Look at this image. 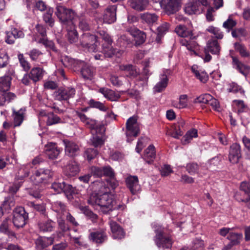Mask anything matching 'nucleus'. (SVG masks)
Here are the masks:
<instances>
[{
	"label": "nucleus",
	"mask_w": 250,
	"mask_h": 250,
	"mask_svg": "<svg viewBox=\"0 0 250 250\" xmlns=\"http://www.w3.org/2000/svg\"><path fill=\"white\" fill-rule=\"evenodd\" d=\"M87 202L93 207L99 206L101 211L104 214H107L113 210L122 211L126 208L124 204L118 203L114 200L113 195L107 192L101 195L92 194Z\"/></svg>",
	"instance_id": "1"
},
{
	"label": "nucleus",
	"mask_w": 250,
	"mask_h": 250,
	"mask_svg": "<svg viewBox=\"0 0 250 250\" xmlns=\"http://www.w3.org/2000/svg\"><path fill=\"white\" fill-rule=\"evenodd\" d=\"M152 227L155 233L153 240L156 245L159 248L170 249L174 242L172 230L156 223L152 224Z\"/></svg>",
	"instance_id": "2"
},
{
	"label": "nucleus",
	"mask_w": 250,
	"mask_h": 250,
	"mask_svg": "<svg viewBox=\"0 0 250 250\" xmlns=\"http://www.w3.org/2000/svg\"><path fill=\"white\" fill-rule=\"evenodd\" d=\"M176 33L179 36L182 37L180 41V42L182 46H185L187 49L196 54L195 50L196 49L198 44L193 39L195 36H193L192 32L191 30L184 25H179L175 29Z\"/></svg>",
	"instance_id": "3"
},
{
	"label": "nucleus",
	"mask_w": 250,
	"mask_h": 250,
	"mask_svg": "<svg viewBox=\"0 0 250 250\" xmlns=\"http://www.w3.org/2000/svg\"><path fill=\"white\" fill-rule=\"evenodd\" d=\"M11 78L6 76L0 78V105L4 104L6 102H10L16 98L14 93L7 92L11 85Z\"/></svg>",
	"instance_id": "4"
},
{
	"label": "nucleus",
	"mask_w": 250,
	"mask_h": 250,
	"mask_svg": "<svg viewBox=\"0 0 250 250\" xmlns=\"http://www.w3.org/2000/svg\"><path fill=\"white\" fill-rule=\"evenodd\" d=\"M55 15L59 21L63 24L73 23L75 16V12L71 9L67 8L61 3H57L56 6Z\"/></svg>",
	"instance_id": "5"
},
{
	"label": "nucleus",
	"mask_w": 250,
	"mask_h": 250,
	"mask_svg": "<svg viewBox=\"0 0 250 250\" xmlns=\"http://www.w3.org/2000/svg\"><path fill=\"white\" fill-rule=\"evenodd\" d=\"M99 44L97 37L89 33L83 34L80 38L79 46L89 51L95 52Z\"/></svg>",
	"instance_id": "6"
},
{
	"label": "nucleus",
	"mask_w": 250,
	"mask_h": 250,
	"mask_svg": "<svg viewBox=\"0 0 250 250\" xmlns=\"http://www.w3.org/2000/svg\"><path fill=\"white\" fill-rule=\"evenodd\" d=\"M28 219V213L22 207L16 208L13 212V223L17 228L23 227Z\"/></svg>",
	"instance_id": "7"
},
{
	"label": "nucleus",
	"mask_w": 250,
	"mask_h": 250,
	"mask_svg": "<svg viewBox=\"0 0 250 250\" xmlns=\"http://www.w3.org/2000/svg\"><path fill=\"white\" fill-rule=\"evenodd\" d=\"M220 46L217 40H209L204 48L205 57L203 58L204 61L205 62H209L212 59V57L209 54V53L214 55H218L220 53Z\"/></svg>",
	"instance_id": "8"
},
{
	"label": "nucleus",
	"mask_w": 250,
	"mask_h": 250,
	"mask_svg": "<svg viewBox=\"0 0 250 250\" xmlns=\"http://www.w3.org/2000/svg\"><path fill=\"white\" fill-rule=\"evenodd\" d=\"M126 135L127 141L129 142V137H137L140 132L139 125L137 123V117L133 116L128 118L126 122Z\"/></svg>",
	"instance_id": "9"
},
{
	"label": "nucleus",
	"mask_w": 250,
	"mask_h": 250,
	"mask_svg": "<svg viewBox=\"0 0 250 250\" xmlns=\"http://www.w3.org/2000/svg\"><path fill=\"white\" fill-rule=\"evenodd\" d=\"M53 175V172L50 169L41 168L35 171L31 178L35 184H38L48 180Z\"/></svg>",
	"instance_id": "10"
},
{
	"label": "nucleus",
	"mask_w": 250,
	"mask_h": 250,
	"mask_svg": "<svg viewBox=\"0 0 250 250\" xmlns=\"http://www.w3.org/2000/svg\"><path fill=\"white\" fill-rule=\"evenodd\" d=\"M242 157L241 147L239 144L233 143L229 148L228 160L232 164H237Z\"/></svg>",
	"instance_id": "11"
},
{
	"label": "nucleus",
	"mask_w": 250,
	"mask_h": 250,
	"mask_svg": "<svg viewBox=\"0 0 250 250\" xmlns=\"http://www.w3.org/2000/svg\"><path fill=\"white\" fill-rule=\"evenodd\" d=\"M88 239L90 241L97 244H101L104 243L107 239L105 229H99L90 230Z\"/></svg>",
	"instance_id": "12"
},
{
	"label": "nucleus",
	"mask_w": 250,
	"mask_h": 250,
	"mask_svg": "<svg viewBox=\"0 0 250 250\" xmlns=\"http://www.w3.org/2000/svg\"><path fill=\"white\" fill-rule=\"evenodd\" d=\"M181 0H161V6L168 15L173 14L178 11Z\"/></svg>",
	"instance_id": "13"
},
{
	"label": "nucleus",
	"mask_w": 250,
	"mask_h": 250,
	"mask_svg": "<svg viewBox=\"0 0 250 250\" xmlns=\"http://www.w3.org/2000/svg\"><path fill=\"white\" fill-rule=\"evenodd\" d=\"M76 90L72 87L59 88L54 93L55 98L58 101H67L74 98Z\"/></svg>",
	"instance_id": "14"
},
{
	"label": "nucleus",
	"mask_w": 250,
	"mask_h": 250,
	"mask_svg": "<svg viewBox=\"0 0 250 250\" xmlns=\"http://www.w3.org/2000/svg\"><path fill=\"white\" fill-rule=\"evenodd\" d=\"M65 146V154L70 157H74L79 154L80 148L79 146L73 141L65 139L63 141Z\"/></svg>",
	"instance_id": "15"
},
{
	"label": "nucleus",
	"mask_w": 250,
	"mask_h": 250,
	"mask_svg": "<svg viewBox=\"0 0 250 250\" xmlns=\"http://www.w3.org/2000/svg\"><path fill=\"white\" fill-rule=\"evenodd\" d=\"M125 184L131 193L135 195L141 190L140 185L139 184V180L137 176L129 175L125 179Z\"/></svg>",
	"instance_id": "16"
},
{
	"label": "nucleus",
	"mask_w": 250,
	"mask_h": 250,
	"mask_svg": "<svg viewBox=\"0 0 250 250\" xmlns=\"http://www.w3.org/2000/svg\"><path fill=\"white\" fill-rule=\"evenodd\" d=\"M54 237H39L35 241V248L37 250H43L49 246L53 244Z\"/></svg>",
	"instance_id": "17"
},
{
	"label": "nucleus",
	"mask_w": 250,
	"mask_h": 250,
	"mask_svg": "<svg viewBox=\"0 0 250 250\" xmlns=\"http://www.w3.org/2000/svg\"><path fill=\"white\" fill-rule=\"evenodd\" d=\"M116 9L117 7L115 5H110L107 7L103 15L104 22L110 24L116 21Z\"/></svg>",
	"instance_id": "18"
},
{
	"label": "nucleus",
	"mask_w": 250,
	"mask_h": 250,
	"mask_svg": "<svg viewBox=\"0 0 250 250\" xmlns=\"http://www.w3.org/2000/svg\"><path fill=\"white\" fill-rule=\"evenodd\" d=\"M109 225L114 239H121L125 237V233L124 229L117 222L111 220Z\"/></svg>",
	"instance_id": "19"
},
{
	"label": "nucleus",
	"mask_w": 250,
	"mask_h": 250,
	"mask_svg": "<svg viewBox=\"0 0 250 250\" xmlns=\"http://www.w3.org/2000/svg\"><path fill=\"white\" fill-rule=\"evenodd\" d=\"M24 37L23 32L15 28H12L10 31L6 32L5 42L8 44H13L15 40Z\"/></svg>",
	"instance_id": "20"
},
{
	"label": "nucleus",
	"mask_w": 250,
	"mask_h": 250,
	"mask_svg": "<svg viewBox=\"0 0 250 250\" xmlns=\"http://www.w3.org/2000/svg\"><path fill=\"white\" fill-rule=\"evenodd\" d=\"M61 62L62 64L69 69L77 70L80 67L82 62L79 60L72 59L68 56H65L62 58Z\"/></svg>",
	"instance_id": "21"
},
{
	"label": "nucleus",
	"mask_w": 250,
	"mask_h": 250,
	"mask_svg": "<svg viewBox=\"0 0 250 250\" xmlns=\"http://www.w3.org/2000/svg\"><path fill=\"white\" fill-rule=\"evenodd\" d=\"M102 52L105 57L111 58L115 55L117 57H120L123 53V51L113 48L111 45H106L103 43Z\"/></svg>",
	"instance_id": "22"
},
{
	"label": "nucleus",
	"mask_w": 250,
	"mask_h": 250,
	"mask_svg": "<svg viewBox=\"0 0 250 250\" xmlns=\"http://www.w3.org/2000/svg\"><path fill=\"white\" fill-rule=\"evenodd\" d=\"M55 225L56 223L50 219L44 221H40L38 223L40 231L42 232H52L54 230Z\"/></svg>",
	"instance_id": "23"
},
{
	"label": "nucleus",
	"mask_w": 250,
	"mask_h": 250,
	"mask_svg": "<svg viewBox=\"0 0 250 250\" xmlns=\"http://www.w3.org/2000/svg\"><path fill=\"white\" fill-rule=\"evenodd\" d=\"M79 171V165L75 161L70 162L64 169V173L68 177L75 176Z\"/></svg>",
	"instance_id": "24"
},
{
	"label": "nucleus",
	"mask_w": 250,
	"mask_h": 250,
	"mask_svg": "<svg viewBox=\"0 0 250 250\" xmlns=\"http://www.w3.org/2000/svg\"><path fill=\"white\" fill-rule=\"evenodd\" d=\"M203 11V8L194 0L186 4L185 7V12L188 15L200 14Z\"/></svg>",
	"instance_id": "25"
},
{
	"label": "nucleus",
	"mask_w": 250,
	"mask_h": 250,
	"mask_svg": "<svg viewBox=\"0 0 250 250\" xmlns=\"http://www.w3.org/2000/svg\"><path fill=\"white\" fill-rule=\"evenodd\" d=\"M191 70L195 77L201 82L206 83L208 81V74L204 70L200 69L198 65H193L191 68Z\"/></svg>",
	"instance_id": "26"
},
{
	"label": "nucleus",
	"mask_w": 250,
	"mask_h": 250,
	"mask_svg": "<svg viewBox=\"0 0 250 250\" xmlns=\"http://www.w3.org/2000/svg\"><path fill=\"white\" fill-rule=\"evenodd\" d=\"M130 7L138 11L145 10L148 5V0H128Z\"/></svg>",
	"instance_id": "27"
},
{
	"label": "nucleus",
	"mask_w": 250,
	"mask_h": 250,
	"mask_svg": "<svg viewBox=\"0 0 250 250\" xmlns=\"http://www.w3.org/2000/svg\"><path fill=\"white\" fill-rule=\"evenodd\" d=\"M45 71L40 67H33L29 73L31 80L35 83L41 80L44 75Z\"/></svg>",
	"instance_id": "28"
},
{
	"label": "nucleus",
	"mask_w": 250,
	"mask_h": 250,
	"mask_svg": "<svg viewBox=\"0 0 250 250\" xmlns=\"http://www.w3.org/2000/svg\"><path fill=\"white\" fill-rule=\"evenodd\" d=\"M57 222L58 229L60 230L58 232V234L63 235L64 233L70 230L69 224L62 218V216H57Z\"/></svg>",
	"instance_id": "29"
},
{
	"label": "nucleus",
	"mask_w": 250,
	"mask_h": 250,
	"mask_svg": "<svg viewBox=\"0 0 250 250\" xmlns=\"http://www.w3.org/2000/svg\"><path fill=\"white\" fill-rule=\"evenodd\" d=\"M12 111V116L14 118V127L20 126L23 121L25 109L21 108L18 111L13 109Z\"/></svg>",
	"instance_id": "30"
},
{
	"label": "nucleus",
	"mask_w": 250,
	"mask_h": 250,
	"mask_svg": "<svg viewBox=\"0 0 250 250\" xmlns=\"http://www.w3.org/2000/svg\"><path fill=\"white\" fill-rule=\"evenodd\" d=\"M141 19L149 26L157 23L159 16L155 13L146 12L141 15Z\"/></svg>",
	"instance_id": "31"
},
{
	"label": "nucleus",
	"mask_w": 250,
	"mask_h": 250,
	"mask_svg": "<svg viewBox=\"0 0 250 250\" xmlns=\"http://www.w3.org/2000/svg\"><path fill=\"white\" fill-rule=\"evenodd\" d=\"M99 91L102 93L105 98L111 101H116L119 98L118 94H116L113 90L107 88H101L99 89Z\"/></svg>",
	"instance_id": "32"
},
{
	"label": "nucleus",
	"mask_w": 250,
	"mask_h": 250,
	"mask_svg": "<svg viewBox=\"0 0 250 250\" xmlns=\"http://www.w3.org/2000/svg\"><path fill=\"white\" fill-rule=\"evenodd\" d=\"M155 148L153 145H149L145 150L144 158L148 164H151L155 158Z\"/></svg>",
	"instance_id": "33"
},
{
	"label": "nucleus",
	"mask_w": 250,
	"mask_h": 250,
	"mask_svg": "<svg viewBox=\"0 0 250 250\" xmlns=\"http://www.w3.org/2000/svg\"><path fill=\"white\" fill-rule=\"evenodd\" d=\"M83 77L87 80H92L95 75L96 71L94 67L89 66H85L81 71Z\"/></svg>",
	"instance_id": "34"
},
{
	"label": "nucleus",
	"mask_w": 250,
	"mask_h": 250,
	"mask_svg": "<svg viewBox=\"0 0 250 250\" xmlns=\"http://www.w3.org/2000/svg\"><path fill=\"white\" fill-rule=\"evenodd\" d=\"M168 79L166 74H163L160 76V81L154 87L155 92H160L164 90L167 85Z\"/></svg>",
	"instance_id": "35"
},
{
	"label": "nucleus",
	"mask_w": 250,
	"mask_h": 250,
	"mask_svg": "<svg viewBox=\"0 0 250 250\" xmlns=\"http://www.w3.org/2000/svg\"><path fill=\"white\" fill-rule=\"evenodd\" d=\"M169 25L167 22H164L157 27V35L155 41L158 43H161V39L164 35L168 31Z\"/></svg>",
	"instance_id": "36"
},
{
	"label": "nucleus",
	"mask_w": 250,
	"mask_h": 250,
	"mask_svg": "<svg viewBox=\"0 0 250 250\" xmlns=\"http://www.w3.org/2000/svg\"><path fill=\"white\" fill-rule=\"evenodd\" d=\"M198 136L197 130L192 128L186 133L182 137L181 142L183 145H187L189 143L193 138H196Z\"/></svg>",
	"instance_id": "37"
},
{
	"label": "nucleus",
	"mask_w": 250,
	"mask_h": 250,
	"mask_svg": "<svg viewBox=\"0 0 250 250\" xmlns=\"http://www.w3.org/2000/svg\"><path fill=\"white\" fill-rule=\"evenodd\" d=\"M52 209L57 213V216H62L67 209L65 205L61 201H56L52 204Z\"/></svg>",
	"instance_id": "38"
},
{
	"label": "nucleus",
	"mask_w": 250,
	"mask_h": 250,
	"mask_svg": "<svg viewBox=\"0 0 250 250\" xmlns=\"http://www.w3.org/2000/svg\"><path fill=\"white\" fill-rule=\"evenodd\" d=\"M46 154L49 159H54L57 158L60 153V150L56 147L55 144L46 146Z\"/></svg>",
	"instance_id": "39"
},
{
	"label": "nucleus",
	"mask_w": 250,
	"mask_h": 250,
	"mask_svg": "<svg viewBox=\"0 0 250 250\" xmlns=\"http://www.w3.org/2000/svg\"><path fill=\"white\" fill-rule=\"evenodd\" d=\"M78 27L82 31H89L90 29V21L84 16L78 18Z\"/></svg>",
	"instance_id": "40"
},
{
	"label": "nucleus",
	"mask_w": 250,
	"mask_h": 250,
	"mask_svg": "<svg viewBox=\"0 0 250 250\" xmlns=\"http://www.w3.org/2000/svg\"><path fill=\"white\" fill-rule=\"evenodd\" d=\"M27 206L33 208V209L38 211L41 214L44 216H47L46 211V206L44 203L40 204H36L33 202H28L26 204Z\"/></svg>",
	"instance_id": "41"
},
{
	"label": "nucleus",
	"mask_w": 250,
	"mask_h": 250,
	"mask_svg": "<svg viewBox=\"0 0 250 250\" xmlns=\"http://www.w3.org/2000/svg\"><path fill=\"white\" fill-rule=\"evenodd\" d=\"M234 47L238 52L241 57L246 58L250 57V53L247 50L246 47L242 43L235 42L234 44Z\"/></svg>",
	"instance_id": "42"
},
{
	"label": "nucleus",
	"mask_w": 250,
	"mask_h": 250,
	"mask_svg": "<svg viewBox=\"0 0 250 250\" xmlns=\"http://www.w3.org/2000/svg\"><path fill=\"white\" fill-rule=\"evenodd\" d=\"M62 216L65 218V220L70 225L77 227L79 224L77 222L75 217L69 212L68 210H67L62 215Z\"/></svg>",
	"instance_id": "43"
},
{
	"label": "nucleus",
	"mask_w": 250,
	"mask_h": 250,
	"mask_svg": "<svg viewBox=\"0 0 250 250\" xmlns=\"http://www.w3.org/2000/svg\"><path fill=\"white\" fill-rule=\"evenodd\" d=\"M187 95H181L179 97V101L172 102V105L179 109L186 107L187 106Z\"/></svg>",
	"instance_id": "44"
},
{
	"label": "nucleus",
	"mask_w": 250,
	"mask_h": 250,
	"mask_svg": "<svg viewBox=\"0 0 250 250\" xmlns=\"http://www.w3.org/2000/svg\"><path fill=\"white\" fill-rule=\"evenodd\" d=\"M18 59L20 64V66L23 70L25 72H28L31 68L30 63L27 61L23 54L19 53L18 55Z\"/></svg>",
	"instance_id": "45"
},
{
	"label": "nucleus",
	"mask_w": 250,
	"mask_h": 250,
	"mask_svg": "<svg viewBox=\"0 0 250 250\" xmlns=\"http://www.w3.org/2000/svg\"><path fill=\"white\" fill-rule=\"evenodd\" d=\"M91 145L95 147H101L104 144L105 137L102 136H97L93 133L92 136L90 139Z\"/></svg>",
	"instance_id": "46"
},
{
	"label": "nucleus",
	"mask_w": 250,
	"mask_h": 250,
	"mask_svg": "<svg viewBox=\"0 0 250 250\" xmlns=\"http://www.w3.org/2000/svg\"><path fill=\"white\" fill-rule=\"evenodd\" d=\"M231 58L233 67L238 70L242 74L246 76V74L244 72V69L246 66L241 62L237 58L233 56H232Z\"/></svg>",
	"instance_id": "47"
},
{
	"label": "nucleus",
	"mask_w": 250,
	"mask_h": 250,
	"mask_svg": "<svg viewBox=\"0 0 250 250\" xmlns=\"http://www.w3.org/2000/svg\"><path fill=\"white\" fill-rule=\"evenodd\" d=\"M53 12V9L52 8H50L48 9L47 12L44 14L43 16V21L50 27H53L54 23V20L52 18V15Z\"/></svg>",
	"instance_id": "48"
},
{
	"label": "nucleus",
	"mask_w": 250,
	"mask_h": 250,
	"mask_svg": "<svg viewBox=\"0 0 250 250\" xmlns=\"http://www.w3.org/2000/svg\"><path fill=\"white\" fill-rule=\"evenodd\" d=\"M105 127L103 124H96L92 130V133L105 137Z\"/></svg>",
	"instance_id": "49"
},
{
	"label": "nucleus",
	"mask_w": 250,
	"mask_h": 250,
	"mask_svg": "<svg viewBox=\"0 0 250 250\" xmlns=\"http://www.w3.org/2000/svg\"><path fill=\"white\" fill-rule=\"evenodd\" d=\"M26 54L28 55L32 61H38L40 57L43 54L41 51L37 48H33L29 51Z\"/></svg>",
	"instance_id": "50"
},
{
	"label": "nucleus",
	"mask_w": 250,
	"mask_h": 250,
	"mask_svg": "<svg viewBox=\"0 0 250 250\" xmlns=\"http://www.w3.org/2000/svg\"><path fill=\"white\" fill-rule=\"evenodd\" d=\"M243 237V234L241 233L230 232L229 234L228 238L230 242L232 243V245H238L240 243V240Z\"/></svg>",
	"instance_id": "51"
},
{
	"label": "nucleus",
	"mask_w": 250,
	"mask_h": 250,
	"mask_svg": "<svg viewBox=\"0 0 250 250\" xmlns=\"http://www.w3.org/2000/svg\"><path fill=\"white\" fill-rule=\"evenodd\" d=\"M9 62V56L5 50H0V68L7 66Z\"/></svg>",
	"instance_id": "52"
},
{
	"label": "nucleus",
	"mask_w": 250,
	"mask_h": 250,
	"mask_svg": "<svg viewBox=\"0 0 250 250\" xmlns=\"http://www.w3.org/2000/svg\"><path fill=\"white\" fill-rule=\"evenodd\" d=\"M236 21L233 20L231 16H229V18L223 23V27L227 29V32H229L236 26Z\"/></svg>",
	"instance_id": "53"
},
{
	"label": "nucleus",
	"mask_w": 250,
	"mask_h": 250,
	"mask_svg": "<svg viewBox=\"0 0 250 250\" xmlns=\"http://www.w3.org/2000/svg\"><path fill=\"white\" fill-rule=\"evenodd\" d=\"M67 39L71 43H75L78 40V33L75 28L71 30H68Z\"/></svg>",
	"instance_id": "54"
},
{
	"label": "nucleus",
	"mask_w": 250,
	"mask_h": 250,
	"mask_svg": "<svg viewBox=\"0 0 250 250\" xmlns=\"http://www.w3.org/2000/svg\"><path fill=\"white\" fill-rule=\"evenodd\" d=\"M15 205L13 198L12 197L8 196L5 198L4 201L2 204L1 208L5 211H8L11 209V208L13 207Z\"/></svg>",
	"instance_id": "55"
},
{
	"label": "nucleus",
	"mask_w": 250,
	"mask_h": 250,
	"mask_svg": "<svg viewBox=\"0 0 250 250\" xmlns=\"http://www.w3.org/2000/svg\"><path fill=\"white\" fill-rule=\"evenodd\" d=\"M61 119L57 115L53 113H50L47 115V119L46 120V125H52L60 123Z\"/></svg>",
	"instance_id": "56"
},
{
	"label": "nucleus",
	"mask_w": 250,
	"mask_h": 250,
	"mask_svg": "<svg viewBox=\"0 0 250 250\" xmlns=\"http://www.w3.org/2000/svg\"><path fill=\"white\" fill-rule=\"evenodd\" d=\"M88 103L90 107L96 108L101 111H105L107 109L103 103L96 101L93 99L90 100Z\"/></svg>",
	"instance_id": "57"
},
{
	"label": "nucleus",
	"mask_w": 250,
	"mask_h": 250,
	"mask_svg": "<svg viewBox=\"0 0 250 250\" xmlns=\"http://www.w3.org/2000/svg\"><path fill=\"white\" fill-rule=\"evenodd\" d=\"M89 174L91 176L95 178H101L103 176L102 167L92 166L89 168Z\"/></svg>",
	"instance_id": "58"
},
{
	"label": "nucleus",
	"mask_w": 250,
	"mask_h": 250,
	"mask_svg": "<svg viewBox=\"0 0 250 250\" xmlns=\"http://www.w3.org/2000/svg\"><path fill=\"white\" fill-rule=\"evenodd\" d=\"M207 30L209 33L213 34L215 36V37L218 39H222L224 37L223 32L217 27L210 26L208 28Z\"/></svg>",
	"instance_id": "59"
},
{
	"label": "nucleus",
	"mask_w": 250,
	"mask_h": 250,
	"mask_svg": "<svg viewBox=\"0 0 250 250\" xmlns=\"http://www.w3.org/2000/svg\"><path fill=\"white\" fill-rule=\"evenodd\" d=\"M98 154V151L95 148H89L86 149L84 152V157L88 161H91L94 159Z\"/></svg>",
	"instance_id": "60"
},
{
	"label": "nucleus",
	"mask_w": 250,
	"mask_h": 250,
	"mask_svg": "<svg viewBox=\"0 0 250 250\" xmlns=\"http://www.w3.org/2000/svg\"><path fill=\"white\" fill-rule=\"evenodd\" d=\"M189 250H204V241L199 239L194 240Z\"/></svg>",
	"instance_id": "61"
},
{
	"label": "nucleus",
	"mask_w": 250,
	"mask_h": 250,
	"mask_svg": "<svg viewBox=\"0 0 250 250\" xmlns=\"http://www.w3.org/2000/svg\"><path fill=\"white\" fill-rule=\"evenodd\" d=\"M187 171L191 175L198 173L199 171V166L197 163H191L188 164L186 166Z\"/></svg>",
	"instance_id": "62"
},
{
	"label": "nucleus",
	"mask_w": 250,
	"mask_h": 250,
	"mask_svg": "<svg viewBox=\"0 0 250 250\" xmlns=\"http://www.w3.org/2000/svg\"><path fill=\"white\" fill-rule=\"evenodd\" d=\"M102 171L103 176L107 178L116 175L114 170L109 165L103 167Z\"/></svg>",
	"instance_id": "63"
},
{
	"label": "nucleus",
	"mask_w": 250,
	"mask_h": 250,
	"mask_svg": "<svg viewBox=\"0 0 250 250\" xmlns=\"http://www.w3.org/2000/svg\"><path fill=\"white\" fill-rule=\"evenodd\" d=\"M68 247V243L66 240L53 245L51 250H66Z\"/></svg>",
	"instance_id": "64"
}]
</instances>
